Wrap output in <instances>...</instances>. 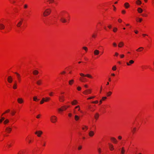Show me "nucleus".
I'll return each mask as SVG.
<instances>
[{
  "mask_svg": "<svg viewBox=\"0 0 154 154\" xmlns=\"http://www.w3.org/2000/svg\"><path fill=\"white\" fill-rule=\"evenodd\" d=\"M51 12V10L50 8L46 9L44 12L43 14L44 16H47L49 15Z\"/></svg>",
  "mask_w": 154,
  "mask_h": 154,
  "instance_id": "1",
  "label": "nucleus"
},
{
  "mask_svg": "<svg viewBox=\"0 0 154 154\" xmlns=\"http://www.w3.org/2000/svg\"><path fill=\"white\" fill-rule=\"evenodd\" d=\"M51 121L53 123H55L57 120V117L55 116H52L50 118Z\"/></svg>",
  "mask_w": 154,
  "mask_h": 154,
  "instance_id": "2",
  "label": "nucleus"
},
{
  "mask_svg": "<svg viewBox=\"0 0 154 154\" xmlns=\"http://www.w3.org/2000/svg\"><path fill=\"white\" fill-rule=\"evenodd\" d=\"M60 20L62 23H65L67 22V21L65 18L62 16H60Z\"/></svg>",
  "mask_w": 154,
  "mask_h": 154,
  "instance_id": "3",
  "label": "nucleus"
},
{
  "mask_svg": "<svg viewBox=\"0 0 154 154\" xmlns=\"http://www.w3.org/2000/svg\"><path fill=\"white\" fill-rule=\"evenodd\" d=\"M80 75L81 76L87 77L90 78H92V76L91 75H90L89 74H87L86 75H85L83 73H80Z\"/></svg>",
  "mask_w": 154,
  "mask_h": 154,
  "instance_id": "4",
  "label": "nucleus"
},
{
  "mask_svg": "<svg viewBox=\"0 0 154 154\" xmlns=\"http://www.w3.org/2000/svg\"><path fill=\"white\" fill-rule=\"evenodd\" d=\"M43 133V132L41 131H36L35 133V134H37L38 137H40L41 134Z\"/></svg>",
  "mask_w": 154,
  "mask_h": 154,
  "instance_id": "5",
  "label": "nucleus"
},
{
  "mask_svg": "<svg viewBox=\"0 0 154 154\" xmlns=\"http://www.w3.org/2000/svg\"><path fill=\"white\" fill-rule=\"evenodd\" d=\"M91 89H88L85 90L83 93L85 94H90L91 93Z\"/></svg>",
  "mask_w": 154,
  "mask_h": 154,
  "instance_id": "6",
  "label": "nucleus"
},
{
  "mask_svg": "<svg viewBox=\"0 0 154 154\" xmlns=\"http://www.w3.org/2000/svg\"><path fill=\"white\" fill-rule=\"evenodd\" d=\"M59 100L60 102H63L64 101V97L63 96H60Z\"/></svg>",
  "mask_w": 154,
  "mask_h": 154,
  "instance_id": "7",
  "label": "nucleus"
},
{
  "mask_svg": "<svg viewBox=\"0 0 154 154\" xmlns=\"http://www.w3.org/2000/svg\"><path fill=\"white\" fill-rule=\"evenodd\" d=\"M8 81L9 83H11L13 81V78L11 76H9L8 78Z\"/></svg>",
  "mask_w": 154,
  "mask_h": 154,
  "instance_id": "8",
  "label": "nucleus"
},
{
  "mask_svg": "<svg viewBox=\"0 0 154 154\" xmlns=\"http://www.w3.org/2000/svg\"><path fill=\"white\" fill-rule=\"evenodd\" d=\"M99 51L97 49L95 50L94 51V54L95 55H98L99 54Z\"/></svg>",
  "mask_w": 154,
  "mask_h": 154,
  "instance_id": "9",
  "label": "nucleus"
},
{
  "mask_svg": "<svg viewBox=\"0 0 154 154\" xmlns=\"http://www.w3.org/2000/svg\"><path fill=\"white\" fill-rule=\"evenodd\" d=\"M5 25L3 23H0V29H4L5 28Z\"/></svg>",
  "mask_w": 154,
  "mask_h": 154,
  "instance_id": "10",
  "label": "nucleus"
},
{
  "mask_svg": "<svg viewBox=\"0 0 154 154\" xmlns=\"http://www.w3.org/2000/svg\"><path fill=\"white\" fill-rule=\"evenodd\" d=\"M94 134V132L92 131H90L89 133V135L90 137H92Z\"/></svg>",
  "mask_w": 154,
  "mask_h": 154,
  "instance_id": "11",
  "label": "nucleus"
},
{
  "mask_svg": "<svg viewBox=\"0 0 154 154\" xmlns=\"http://www.w3.org/2000/svg\"><path fill=\"white\" fill-rule=\"evenodd\" d=\"M11 128L10 127H7L6 128V130L8 133H10L11 131Z\"/></svg>",
  "mask_w": 154,
  "mask_h": 154,
  "instance_id": "12",
  "label": "nucleus"
},
{
  "mask_svg": "<svg viewBox=\"0 0 154 154\" xmlns=\"http://www.w3.org/2000/svg\"><path fill=\"white\" fill-rule=\"evenodd\" d=\"M134 62V61L133 60H130L129 63L127 62L126 63V64L128 66H130L131 65V64L133 63Z\"/></svg>",
  "mask_w": 154,
  "mask_h": 154,
  "instance_id": "13",
  "label": "nucleus"
},
{
  "mask_svg": "<svg viewBox=\"0 0 154 154\" xmlns=\"http://www.w3.org/2000/svg\"><path fill=\"white\" fill-rule=\"evenodd\" d=\"M18 102L20 103H23V100L21 98H18L17 99Z\"/></svg>",
  "mask_w": 154,
  "mask_h": 154,
  "instance_id": "14",
  "label": "nucleus"
},
{
  "mask_svg": "<svg viewBox=\"0 0 154 154\" xmlns=\"http://www.w3.org/2000/svg\"><path fill=\"white\" fill-rule=\"evenodd\" d=\"M32 73L34 75H38L39 73V72L38 70H35L33 71Z\"/></svg>",
  "mask_w": 154,
  "mask_h": 154,
  "instance_id": "15",
  "label": "nucleus"
},
{
  "mask_svg": "<svg viewBox=\"0 0 154 154\" xmlns=\"http://www.w3.org/2000/svg\"><path fill=\"white\" fill-rule=\"evenodd\" d=\"M124 6L125 8H128L129 6L130 5L129 3L128 2H126L125 3Z\"/></svg>",
  "mask_w": 154,
  "mask_h": 154,
  "instance_id": "16",
  "label": "nucleus"
},
{
  "mask_svg": "<svg viewBox=\"0 0 154 154\" xmlns=\"http://www.w3.org/2000/svg\"><path fill=\"white\" fill-rule=\"evenodd\" d=\"M109 148L111 150H112L114 149V148L113 145L111 144H109Z\"/></svg>",
  "mask_w": 154,
  "mask_h": 154,
  "instance_id": "17",
  "label": "nucleus"
},
{
  "mask_svg": "<svg viewBox=\"0 0 154 154\" xmlns=\"http://www.w3.org/2000/svg\"><path fill=\"white\" fill-rule=\"evenodd\" d=\"M111 140L115 143H116L117 142V140L114 137H111Z\"/></svg>",
  "mask_w": 154,
  "mask_h": 154,
  "instance_id": "18",
  "label": "nucleus"
},
{
  "mask_svg": "<svg viewBox=\"0 0 154 154\" xmlns=\"http://www.w3.org/2000/svg\"><path fill=\"white\" fill-rule=\"evenodd\" d=\"M136 4L138 5H140L142 3L141 2L140 0H137L136 2Z\"/></svg>",
  "mask_w": 154,
  "mask_h": 154,
  "instance_id": "19",
  "label": "nucleus"
},
{
  "mask_svg": "<svg viewBox=\"0 0 154 154\" xmlns=\"http://www.w3.org/2000/svg\"><path fill=\"white\" fill-rule=\"evenodd\" d=\"M137 11L138 13H140L142 12L143 10L140 8H139L137 9Z\"/></svg>",
  "mask_w": 154,
  "mask_h": 154,
  "instance_id": "20",
  "label": "nucleus"
},
{
  "mask_svg": "<svg viewBox=\"0 0 154 154\" xmlns=\"http://www.w3.org/2000/svg\"><path fill=\"white\" fill-rule=\"evenodd\" d=\"M74 118H75V120L76 121H77L80 118V117L79 116L76 115L75 116Z\"/></svg>",
  "mask_w": 154,
  "mask_h": 154,
  "instance_id": "21",
  "label": "nucleus"
},
{
  "mask_svg": "<svg viewBox=\"0 0 154 154\" xmlns=\"http://www.w3.org/2000/svg\"><path fill=\"white\" fill-rule=\"evenodd\" d=\"M22 21H20L17 24V26L18 27H20L22 24Z\"/></svg>",
  "mask_w": 154,
  "mask_h": 154,
  "instance_id": "22",
  "label": "nucleus"
},
{
  "mask_svg": "<svg viewBox=\"0 0 154 154\" xmlns=\"http://www.w3.org/2000/svg\"><path fill=\"white\" fill-rule=\"evenodd\" d=\"M124 45V43H123V42H120L119 43V45H118V46L119 47H122V46H123V45Z\"/></svg>",
  "mask_w": 154,
  "mask_h": 154,
  "instance_id": "23",
  "label": "nucleus"
},
{
  "mask_svg": "<svg viewBox=\"0 0 154 154\" xmlns=\"http://www.w3.org/2000/svg\"><path fill=\"white\" fill-rule=\"evenodd\" d=\"M99 114L98 113H97L95 114L94 116L95 118L97 120L98 119V117H99Z\"/></svg>",
  "mask_w": 154,
  "mask_h": 154,
  "instance_id": "24",
  "label": "nucleus"
},
{
  "mask_svg": "<svg viewBox=\"0 0 154 154\" xmlns=\"http://www.w3.org/2000/svg\"><path fill=\"white\" fill-rule=\"evenodd\" d=\"M16 74H17L18 79L19 80V81L20 80V75L18 73L16 72L15 73Z\"/></svg>",
  "mask_w": 154,
  "mask_h": 154,
  "instance_id": "25",
  "label": "nucleus"
},
{
  "mask_svg": "<svg viewBox=\"0 0 154 154\" xmlns=\"http://www.w3.org/2000/svg\"><path fill=\"white\" fill-rule=\"evenodd\" d=\"M78 103L77 101L76 100H74L72 102V104L73 105H76Z\"/></svg>",
  "mask_w": 154,
  "mask_h": 154,
  "instance_id": "26",
  "label": "nucleus"
},
{
  "mask_svg": "<svg viewBox=\"0 0 154 154\" xmlns=\"http://www.w3.org/2000/svg\"><path fill=\"white\" fill-rule=\"evenodd\" d=\"M79 79H80V80L81 82H84L85 81V80L86 79V78H82L81 77H80Z\"/></svg>",
  "mask_w": 154,
  "mask_h": 154,
  "instance_id": "27",
  "label": "nucleus"
},
{
  "mask_svg": "<svg viewBox=\"0 0 154 154\" xmlns=\"http://www.w3.org/2000/svg\"><path fill=\"white\" fill-rule=\"evenodd\" d=\"M42 81L41 80H39L36 83L38 85H40L41 84Z\"/></svg>",
  "mask_w": 154,
  "mask_h": 154,
  "instance_id": "28",
  "label": "nucleus"
},
{
  "mask_svg": "<svg viewBox=\"0 0 154 154\" xmlns=\"http://www.w3.org/2000/svg\"><path fill=\"white\" fill-rule=\"evenodd\" d=\"M125 150L124 149V148L123 147H122V150H121V153L122 154H124L125 152Z\"/></svg>",
  "mask_w": 154,
  "mask_h": 154,
  "instance_id": "29",
  "label": "nucleus"
},
{
  "mask_svg": "<svg viewBox=\"0 0 154 154\" xmlns=\"http://www.w3.org/2000/svg\"><path fill=\"white\" fill-rule=\"evenodd\" d=\"M74 81L73 79H72V80H70L69 82V85H72V84L73 83V82H74Z\"/></svg>",
  "mask_w": 154,
  "mask_h": 154,
  "instance_id": "30",
  "label": "nucleus"
},
{
  "mask_svg": "<svg viewBox=\"0 0 154 154\" xmlns=\"http://www.w3.org/2000/svg\"><path fill=\"white\" fill-rule=\"evenodd\" d=\"M17 88V83L15 82L14 85L13 86V88L14 89H16Z\"/></svg>",
  "mask_w": 154,
  "mask_h": 154,
  "instance_id": "31",
  "label": "nucleus"
},
{
  "mask_svg": "<svg viewBox=\"0 0 154 154\" xmlns=\"http://www.w3.org/2000/svg\"><path fill=\"white\" fill-rule=\"evenodd\" d=\"M33 100L35 101L39 100V99L37 98V97L36 96H35L33 97Z\"/></svg>",
  "mask_w": 154,
  "mask_h": 154,
  "instance_id": "32",
  "label": "nucleus"
},
{
  "mask_svg": "<svg viewBox=\"0 0 154 154\" xmlns=\"http://www.w3.org/2000/svg\"><path fill=\"white\" fill-rule=\"evenodd\" d=\"M9 122V120L8 119H6L4 122V123L5 124H6L7 123H8Z\"/></svg>",
  "mask_w": 154,
  "mask_h": 154,
  "instance_id": "33",
  "label": "nucleus"
},
{
  "mask_svg": "<svg viewBox=\"0 0 154 154\" xmlns=\"http://www.w3.org/2000/svg\"><path fill=\"white\" fill-rule=\"evenodd\" d=\"M45 102V98H42V100L40 102V104H43L44 102Z\"/></svg>",
  "mask_w": 154,
  "mask_h": 154,
  "instance_id": "34",
  "label": "nucleus"
},
{
  "mask_svg": "<svg viewBox=\"0 0 154 154\" xmlns=\"http://www.w3.org/2000/svg\"><path fill=\"white\" fill-rule=\"evenodd\" d=\"M112 94V92L111 91H109L107 93V96H110L111 94Z\"/></svg>",
  "mask_w": 154,
  "mask_h": 154,
  "instance_id": "35",
  "label": "nucleus"
},
{
  "mask_svg": "<svg viewBox=\"0 0 154 154\" xmlns=\"http://www.w3.org/2000/svg\"><path fill=\"white\" fill-rule=\"evenodd\" d=\"M50 98L49 97H46L45 99V102H47L48 100H50Z\"/></svg>",
  "mask_w": 154,
  "mask_h": 154,
  "instance_id": "36",
  "label": "nucleus"
},
{
  "mask_svg": "<svg viewBox=\"0 0 154 154\" xmlns=\"http://www.w3.org/2000/svg\"><path fill=\"white\" fill-rule=\"evenodd\" d=\"M97 35V34L93 33L92 35V37L93 38H95L96 37Z\"/></svg>",
  "mask_w": 154,
  "mask_h": 154,
  "instance_id": "37",
  "label": "nucleus"
},
{
  "mask_svg": "<svg viewBox=\"0 0 154 154\" xmlns=\"http://www.w3.org/2000/svg\"><path fill=\"white\" fill-rule=\"evenodd\" d=\"M62 109H63V110H66L67 109V107H66V106H63L62 107Z\"/></svg>",
  "mask_w": 154,
  "mask_h": 154,
  "instance_id": "38",
  "label": "nucleus"
},
{
  "mask_svg": "<svg viewBox=\"0 0 154 154\" xmlns=\"http://www.w3.org/2000/svg\"><path fill=\"white\" fill-rule=\"evenodd\" d=\"M143 49V47H140L139 48H138V49L136 50V51H141V50H140V49Z\"/></svg>",
  "mask_w": 154,
  "mask_h": 154,
  "instance_id": "39",
  "label": "nucleus"
},
{
  "mask_svg": "<svg viewBox=\"0 0 154 154\" xmlns=\"http://www.w3.org/2000/svg\"><path fill=\"white\" fill-rule=\"evenodd\" d=\"M83 49L85 50V51H88V48L87 47H83Z\"/></svg>",
  "mask_w": 154,
  "mask_h": 154,
  "instance_id": "40",
  "label": "nucleus"
},
{
  "mask_svg": "<svg viewBox=\"0 0 154 154\" xmlns=\"http://www.w3.org/2000/svg\"><path fill=\"white\" fill-rule=\"evenodd\" d=\"M116 69V66H114L112 68V70L114 71H115Z\"/></svg>",
  "mask_w": 154,
  "mask_h": 154,
  "instance_id": "41",
  "label": "nucleus"
},
{
  "mask_svg": "<svg viewBox=\"0 0 154 154\" xmlns=\"http://www.w3.org/2000/svg\"><path fill=\"white\" fill-rule=\"evenodd\" d=\"M138 21L139 22H141L142 20V19L141 18H138Z\"/></svg>",
  "mask_w": 154,
  "mask_h": 154,
  "instance_id": "42",
  "label": "nucleus"
},
{
  "mask_svg": "<svg viewBox=\"0 0 154 154\" xmlns=\"http://www.w3.org/2000/svg\"><path fill=\"white\" fill-rule=\"evenodd\" d=\"M58 110L59 112L63 111V109L61 108H60L58 109Z\"/></svg>",
  "mask_w": 154,
  "mask_h": 154,
  "instance_id": "43",
  "label": "nucleus"
},
{
  "mask_svg": "<svg viewBox=\"0 0 154 154\" xmlns=\"http://www.w3.org/2000/svg\"><path fill=\"white\" fill-rule=\"evenodd\" d=\"M10 109H8L4 113H3V114H2V116L4 114L6 113H8V112H10Z\"/></svg>",
  "mask_w": 154,
  "mask_h": 154,
  "instance_id": "44",
  "label": "nucleus"
},
{
  "mask_svg": "<svg viewBox=\"0 0 154 154\" xmlns=\"http://www.w3.org/2000/svg\"><path fill=\"white\" fill-rule=\"evenodd\" d=\"M95 97V96H93V97H90L88 98L87 99H88V100H90V99H91L94 98Z\"/></svg>",
  "mask_w": 154,
  "mask_h": 154,
  "instance_id": "45",
  "label": "nucleus"
},
{
  "mask_svg": "<svg viewBox=\"0 0 154 154\" xmlns=\"http://www.w3.org/2000/svg\"><path fill=\"white\" fill-rule=\"evenodd\" d=\"M117 29L116 28H114L113 30V31L114 32H116L117 30Z\"/></svg>",
  "mask_w": 154,
  "mask_h": 154,
  "instance_id": "46",
  "label": "nucleus"
},
{
  "mask_svg": "<svg viewBox=\"0 0 154 154\" xmlns=\"http://www.w3.org/2000/svg\"><path fill=\"white\" fill-rule=\"evenodd\" d=\"M48 0L49 2L50 3L53 2H54V0Z\"/></svg>",
  "mask_w": 154,
  "mask_h": 154,
  "instance_id": "47",
  "label": "nucleus"
},
{
  "mask_svg": "<svg viewBox=\"0 0 154 154\" xmlns=\"http://www.w3.org/2000/svg\"><path fill=\"white\" fill-rule=\"evenodd\" d=\"M136 130V128H133V130H132V132L133 133L135 132Z\"/></svg>",
  "mask_w": 154,
  "mask_h": 154,
  "instance_id": "48",
  "label": "nucleus"
},
{
  "mask_svg": "<svg viewBox=\"0 0 154 154\" xmlns=\"http://www.w3.org/2000/svg\"><path fill=\"white\" fill-rule=\"evenodd\" d=\"M77 89L78 91H80L81 89V88L80 87H78L77 88Z\"/></svg>",
  "mask_w": 154,
  "mask_h": 154,
  "instance_id": "49",
  "label": "nucleus"
},
{
  "mask_svg": "<svg viewBox=\"0 0 154 154\" xmlns=\"http://www.w3.org/2000/svg\"><path fill=\"white\" fill-rule=\"evenodd\" d=\"M98 103V101L97 100H96L95 101H93L92 102V103Z\"/></svg>",
  "mask_w": 154,
  "mask_h": 154,
  "instance_id": "50",
  "label": "nucleus"
},
{
  "mask_svg": "<svg viewBox=\"0 0 154 154\" xmlns=\"http://www.w3.org/2000/svg\"><path fill=\"white\" fill-rule=\"evenodd\" d=\"M113 45L114 47H116L117 46V44L115 42L113 43Z\"/></svg>",
  "mask_w": 154,
  "mask_h": 154,
  "instance_id": "51",
  "label": "nucleus"
},
{
  "mask_svg": "<svg viewBox=\"0 0 154 154\" xmlns=\"http://www.w3.org/2000/svg\"><path fill=\"white\" fill-rule=\"evenodd\" d=\"M107 97H103L102 98V100H104L105 99H106Z\"/></svg>",
  "mask_w": 154,
  "mask_h": 154,
  "instance_id": "52",
  "label": "nucleus"
},
{
  "mask_svg": "<svg viewBox=\"0 0 154 154\" xmlns=\"http://www.w3.org/2000/svg\"><path fill=\"white\" fill-rule=\"evenodd\" d=\"M28 7V5H26V4H25L24 5V8H27Z\"/></svg>",
  "mask_w": 154,
  "mask_h": 154,
  "instance_id": "53",
  "label": "nucleus"
},
{
  "mask_svg": "<svg viewBox=\"0 0 154 154\" xmlns=\"http://www.w3.org/2000/svg\"><path fill=\"white\" fill-rule=\"evenodd\" d=\"M15 112H11V114L12 115H14V114H15Z\"/></svg>",
  "mask_w": 154,
  "mask_h": 154,
  "instance_id": "54",
  "label": "nucleus"
},
{
  "mask_svg": "<svg viewBox=\"0 0 154 154\" xmlns=\"http://www.w3.org/2000/svg\"><path fill=\"white\" fill-rule=\"evenodd\" d=\"M120 56L121 58H122L124 57V55L123 54H122V55H120Z\"/></svg>",
  "mask_w": 154,
  "mask_h": 154,
  "instance_id": "55",
  "label": "nucleus"
},
{
  "mask_svg": "<svg viewBox=\"0 0 154 154\" xmlns=\"http://www.w3.org/2000/svg\"><path fill=\"white\" fill-rule=\"evenodd\" d=\"M125 11L124 10H122V13L123 14H125Z\"/></svg>",
  "mask_w": 154,
  "mask_h": 154,
  "instance_id": "56",
  "label": "nucleus"
},
{
  "mask_svg": "<svg viewBox=\"0 0 154 154\" xmlns=\"http://www.w3.org/2000/svg\"><path fill=\"white\" fill-rule=\"evenodd\" d=\"M68 116L69 117H71L72 116V114L71 113H69L68 114Z\"/></svg>",
  "mask_w": 154,
  "mask_h": 154,
  "instance_id": "57",
  "label": "nucleus"
},
{
  "mask_svg": "<svg viewBox=\"0 0 154 154\" xmlns=\"http://www.w3.org/2000/svg\"><path fill=\"white\" fill-rule=\"evenodd\" d=\"M82 148V146H80L79 147L78 149L79 150H80Z\"/></svg>",
  "mask_w": 154,
  "mask_h": 154,
  "instance_id": "58",
  "label": "nucleus"
},
{
  "mask_svg": "<svg viewBox=\"0 0 154 154\" xmlns=\"http://www.w3.org/2000/svg\"><path fill=\"white\" fill-rule=\"evenodd\" d=\"M53 93L52 92H51L50 93H49V95L50 96H52L53 94Z\"/></svg>",
  "mask_w": 154,
  "mask_h": 154,
  "instance_id": "59",
  "label": "nucleus"
},
{
  "mask_svg": "<svg viewBox=\"0 0 154 154\" xmlns=\"http://www.w3.org/2000/svg\"><path fill=\"white\" fill-rule=\"evenodd\" d=\"M40 115H38L37 116H36V118L38 119L40 118Z\"/></svg>",
  "mask_w": 154,
  "mask_h": 154,
  "instance_id": "60",
  "label": "nucleus"
},
{
  "mask_svg": "<svg viewBox=\"0 0 154 154\" xmlns=\"http://www.w3.org/2000/svg\"><path fill=\"white\" fill-rule=\"evenodd\" d=\"M118 138H119V139H120V140L121 139H122V137H121V136H119V137H118Z\"/></svg>",
  "mask_w": 154,
  "mask_h": 154,
  "instance_id": "61",
  "label": "nucleus"
},
{
  "mask_svg": "<svg viewBox=\"0 0 154 154\" xmlns=\"http://www.w3.org/2000/svg\"><path fill=\"white\" fill-rule=\"evenodd\" d=\"M98 152L99 153H100V152H101V150H100V149H98Z\"/></svg>",
  "mask_w": 154,
  "mask_h": 154,
  "instance_id": "62",
  "label": "nucleus"
},
{
  "mask_svg": "<svg viewBox=\"0 0 154 154\" xmlns=\"http://www.w3.org/2000/svg\"><path fill=\"white\" fill-rule=\"evenodd\" d=\"M118 21L119 22H121L122 21V20L121 19H119Z\"/></svg>",
  "mask_w": 154,
  "mask_h": 154,
  "instance_id": "63",
  "label": "nucleus"
},
{
  "mask_svg": "<svg viewBox=\"0 0 154 154\" xmlns=\"http://www.w3.org/2000/svg\"><path fill=\"white\" fill-rule=\"evenodd\" d=\"M5 118L4 117H2L1 119L2 120V121H3L5 119Z\"/></svg>",
  "mask_w": 154,
  "mask_h": 154,
  "instance_id": "64",
  "label": "nucleus"
}]
</instances>
